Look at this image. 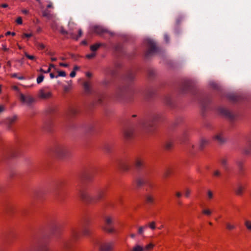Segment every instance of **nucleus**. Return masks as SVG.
Wrapping results in <instances>:
<instances>
[{"label":"nucleus","instance_id":"nucleus-56","mask_svg":"<svg viewBox=\"0 0 251 251\" xmlns=\"http://www.w3.org/2000/svg\"><path fill=\"white\" fill-rule=\"evenodd\" d=\"M164 40L165 41V42L168 43L169 42V40H170V38H169V37L168 36V35L166 33H165L164 35Z\"/></svg>","mask_w":251,"mask_h":251},{"label":"nucleus","instance_id":"nucleus-9","mask_svg":"<svg viewBox=\"0 0 251 251\" xmlns=\"http://www.w3.org/2000/svg\"><path fill=\"white\" fill-rule=\"evenodd\" d=\"M65 182L63 180L57 181L54 186V194L56 199L62 200L63 199V186Z\"/></svg>","mask_w":251,"mask_h":251},{"label":"nucleus","instance_id":"nucleus-49","mask_svg":"<svg viewBox=\"0 0 251 251\" xmlns=\"http://www.w3.org/2000/svg\"><path fill=\"white\" fill-rule=\"evenodd\" d=\"M154 93L152 90H149L146 94V96L148 98H151L153 95Z\"/></svg>","mask_w":251,"mask_h":251},{"label":"nucleus","instance_id":"nucleus-23","mask_svg":"<svg viewBox=\"0 0 251 251\" xmlns=\"http://www.w3.org/2000/svg\"><path fill=\"white\" fill-rule=\"evenodd\" d=\"M32 251H48V249L45 243H40Z\"/></svg>","mask_w":251,"mask_h":251},{"label":"nucleus","instance_id":"nucleus-35","mask_svg":"<svg viewBox=\"0 0 251 251\" xmlns=\"http://www.w3.org/2000/svg\"><path fill=\"white\" fill-rule=\"evenodd\" d=\"M164 102L169 106H172V100L170 96H166L164 98Z\"/></svg>","mask_w":251,"mask_h":251},{"label":"nucleus","instance_id":"nucleus-31","mask_svg":"<svg viewBox=\"0 0 251 251\" xmlns=\"http://www.w3.org/2000/svg\"><path fill=\"white\" fill-rule=\"evenodd\" d=\"M209 143L208 140L205 139H202L201 141L200 144V149L202 150H203L204 147L208 145Z\"/></svg>","mask_w":251,"mask_h":251},{"label":"nucleus","instance_id":"nucleus-53","mask_svg":"<svg viewBox=\"0 0 251 251\" xmlns=\"http://www.w3.org/2000/svg\"><path fill=\"white\" fill-rule=\"evenodd\" d=\"M66 75V74L64 71H59L58 75L57 76L65 77Z\"/></svg>","mask_w":251,"mask_h":251},{"label":"nucleus","instance_id":"nucleus-33","mask_svg":"<svg viewBox=\"0 0 251 251\" xmlns=\"http://www.w3.org/2000/svg\"><path fill=\"white\" fill-rule=\"evenodd\" d=\"M226 97L229 100L232 101H236L238 100V97L234 94H228Z\"/></svg>","mask_w":251,"mask_h":251},{"label":"nucleus","instance_id":"nucleus-13","mask_svg":"<svg viewBox=\"0 0 251 251\" xmlns=\"http://www.w3.org/2000/svg\"><path fill=\"white\" fill-rule=\"evenodd\" d=\"M218 111L221 115L225 117L226 118L229 120L232 121L234 119V114L225 107H219L218 109Z\"/></svg>","mask_w":251,"mask_h":251},{"label":"nucleus","instance_id":"nucleus-2","mask_svg":"<svg viewBox=\"0 0 251 251\" xmlns=\"http://www.w3.org/2000/svg\"><path fill=\"white\" fill-rule=\"evenodd\" d=\"M105 191L104 189H99L97 190L94 196H92L86 190H79L78 195L83 201L89 203H94L101 200L104 197Z\"/></svg>","mask_w":251,"mask_h":251},{"label":"nucleus","instance_id":"nucleus-50","mask_svg":"<svg viewBox=\"0 0 251 251\" xmlns=\"http://www.w3.org/2000/svg\"><path fill=\"white\" fill-rule=\"evenodd\" d=\"M171 173V170H170V169H166L165 170V171L164 172V175H163V176L165 177H168L170 174Z\"/></svg>","mask_w":251,"mask_h":251},{"label":"nucleus","instance_id":"nucleus-19","mask_svg":"<svg viewBox=\"0 0 251 251\" xmlns=\"http://www.w3.org/2000/svg\"><path fill=\"white\" fill-rule=\"evenodd\" d=\"M100 251H110L112 249V243H105L99 244Z\"/></svg>","mask_w":251,"mask_h":251},{"label":"nucleus","instance_id":"nucleus-52","mask_svg":"<svg viewBox=\"0 0 251 251\" xmlns=\"http://www.w3.org/2000/svg\"><path fill=\"white\" fill-rule=\"evenodd\" d=\"M202 213L203 214L208 216L211 214V212L209 209H203L202 210Z\"/></svg>","mask_w":251,"mask_h":251},{"label":"nucleus","instance_id":"nucleus-5","mask_svg":"<svg viewBox=\"0 0 251 251\" xmlns=\"http://www.w3.org/2000/svg\"><path fill=\"white\" fill-rule=\"evenodd\" d=\"M145 43L146 44L147 49L146 51L145 56L147 59L150 58L153 55L157 53L159 49L156 45V43L150 38L146 39L145 40Z\"/></svg>","mask_w":251,"mask_h":251},{"label":"nucleus","instance_id":"nucleus-7","mask_svg":"<svg viewBox=\"0 0 251 251\" xmlns=\"http://www.w3.org/2000/svg\"><path fill=\"white\" fill-rule=\"evenodd\" d=\"M128 89L127 85L122 84L119 85L115 90L113 97L118 100H121L124 99Z\"/></svg>","mask_w":251,"mask_h":251},{"label":"nucleus","instance_id":"nucleus-37","mask_svg":"<svg viewBox=\"0 0 251 251\" xmlns=\"http://www.w3.org/2000/svg\"><path fill=\"white\" fill-rule=\"evenodd\" d=\"M54 67H55L54 65H53L52 64H50V65L49 68L47 70H46V71H44V70L43 69L41 68L40 69V72L44 73H45V74H47V73H50V72L51 68H54Z\"/></svg>","mask_w":251,"mask_h":251},{"label":"nucleus","instance_id":"nucleus-8","mask_svg":"<svg viewBox=\"0 0 251 251\" xmlns=\"http://www.w3.org/2000/svg\"><path fill=\"white\" fill-rule=\"evenodd\" d=\"M54 155L59 157H64L69 152V149L63 145H57L54 147L52 151Z\"/></svg>","mask_w":251,"mask_h":251},{"label":"nucleus","instance_id":"nucleus-62","mask_svg":"<svg viewBox=\"0 0 251 251\" xmlns=\"http://www.w3.org/2000/svg\"><path fill=\"white\" fill-rule=\"evenodd\" d=\"M189 85H188V84H186V85H185V86H184V88H183V90H182L183 92H184H184H186V91L188 90V89H189Z\"/></svg>","mask_w":251,"mask_h":251},{"label":"nucleus","instance_id":"nucleus-59","mask_svg":"<svg viewBox=\"0 0 251 251\" xmlns=\"http://www.w3.org/2000/svg\"><path fill=\"white\" fill-rule=\"evenodd\" d=\"M37 45L38 47L41 50H43L45 48V45L41 43H37Z\"/></svg>","mask_w":251,"mask_h":251},{"label":"nucleus","instance_id":"nucleus-61","mask_svg":"<svg viewBox=\"0 0 251 251\" xmlns=\"http://www.w3.org/2000/svg\"><path fill=\"white\" fill-rule=\"evenodd\" d=\"M5 110V107L2 105H0V114L4 112Z\"/></svg>","mask_w":251,"mask_h":251},{"label":"nucleus","instance_id":"nucleus-27","mask_svg":"<svg viewBox=\"0 0 251 251\" xmlns=\"http://www.w3.org/2000/svg\"><path fill=\"white\" fill-rule=\"evenodd\" d=\"M210 100L209 98L207 97H204L200 100V102L202 106L203 109H205L207 105L209 103Z\"/></svg>","mask_w":251,"mask_h":251},{"label":"nucleus","instance_id":"nucleus-29","mask_svg":"<svg viewBox=\"0 0 251 251\" xmlns=\"http://www.w3.org/2000/svg\"><path fill=\"white\" fill-rule=\"evenodd\" d=\"M39 96L41 98L46 99L50 97L51 93L50 92L45 93L43 90H41L40 91Z\"/></svg>","mask_w":251,"mask_h":251},{"label":"nucleus","instance_id":"nucleus-10","mask_svg":"<svg viewBox=\"0 0 251 251\" xmlns=\"http://www.w3.org/2000/svg\"><path fill=\"white\" fill-rule=\"evenodd\" d=\"M150 180V172L148 170H144L137 178L136 182L137 186L141 187L143 185L149 183Z\"/></svg>","mask_w":251,"mask_h":251},{"label":"nucleus","instance_id":"nucleus-32","mask_svg":"<svg viewBox=\"0 0 251 251\" xmlns=\"http://www.w3.org/2000/svg\"><path fill=\"white\" fill-rule=\"evenodd\" d=\"M82 31L81 29H79L78 30V35H76L75 34H74L73 32L70 33L71 37L75 40H77L82 35Z\"/></svg>","mask_w":251,"mask_h":251},{"label":"nucleus","instance_id":"nucleus-21","mask_svg":"<svg viewBox=\"0 0 251 251\" xmlns=\"http://www.w3.org/2000/svg\"><path fill=\"white\" fill-rule=\"evenodd\" d=\"M134 72L132 70H129L126 73L125 79L126 81L131 82L134 80Z\"/></svg>","mask_w":251,"mask_h":251},{"label":"nucleus","instance_id":"nucleus-60","mask_svg":"<svg viewBox=\"0 0 251 251\" xmlns=\"http://www.w3.org/2000/svg\"><path fill=\"white\" fill-rule=\"evenodd\" d=\"M16 22L18 24L21 25L22 24V19L21 17H19L17 18L16 20Z\"/></svg>","mask_w":251,"mask_h":251},{"label":"nucleus","instance_id":"nucleus-43","mask_svg":"<svg viewBox=\"0 0 251 251\" xmlns=\"http://www.w3.org/2000/svg\"><path fill=\"white\" fill-rule=\"evenodd\" d=\"M144 251V249L143 248V247H142L141 246H140L139 245H136L133 248L132 251Z\"/></svg>","mask_w":251,"mask_h":251},{"label":"nucleus","instance_id":"nucleus-4","mask_svg":"<svg viewBox=\"0 0 251 251\" xmlns=\"http://www.w3.org/2000/svg\"><path fill=\"white\" fill-rule=\"evenodd\" d=\"M80 233L77 229L72 231L71 238L68 240L63 241L60 244L61 250L63 251H68L72 246L73 242L79 238Z\"/></svg>","mask_w":251,"mask_h":251},{"label":"nucleus","instance_id":"nucleus-48","mask_svg":"<svg viewBox=\"0 0 251 251\" xmlns=\"http://www.w3.org/2000/svg\"><path fill=\"white\" fill-rule=\"evenodd\" d=\"M172 146H173V143H172V142H171L170 141L167 142L165 145V148L167 150H170V149H171Z\"/></svg>","mask_w":251,"mask_h":251},{"label":"nucleus","instance_id":"nucleus-11","mask_svg":"<svg viewBox=\"0 0 251 251\" xmlns=\"http://www.w3.org/2000/svg\"><path fill=\"white\" fill-rule=\"evenodd\" d=\"M214 139L220 145H223L227 142V138L226 133L223 131L219 132L215 134Z\"/></svg>","mask_w":251,"mask_h":251},{"label":"nucleus","instance_id":"nucleus-20","mask_svg":"<svg viewBox=\"0 0 251 251\" xmlns=\"http://www.w3.org/2000/svg\"><path fill=\"white\" fill-rule=\"evenodd\" d=\"M220 162L224 170L228 172L229 170L228 159L224 157L221 158L220 160Z\"/></svg>","mask_w":251,"mask_h":251},{"label":"nucleus","instance_id":"nucleus-55","mask_svg":"<svg viewBox=\"0 0 251 251\" xmlns=\"http://www.w3.org/2000/svg\"><path fill=\"white\" fill-rule=\"evenodd\" d=\"M154 245L152 244H149L145 247V250H149L153 247Z\"/></svg>","mask_w":251,"mask_h":251},{"label":"nucleus","instance_id":"nucleus-1","mask_svg":"<svg viewBox=\"0 0 251 251\" xmlns=\"http://www.w3.org/2000/svg\"><path fill=\"white\" fill-rule=\"evenodd\" d=\"M161 120V114L159 113H152L147 121L138 120L136 122L131 119L129 120L127 127L125 129L124 135L127 139H131L134 134L135 129H141L146 132H151L157 122Z\"/></svg>","mask_w":251,"mask_h":251},{"label":"nucleus","instance_id":"nucleus-17","mask_svg":"<svg viewBox=\"0 0 251 251\" xmlns=\"http://www.w3.org/2000/svg\"><path fill=\"white\" fill-rule=\"evenodd\" d=\"M94 102L96 104H102L104 98V94L99 92H96L94 94Z\"/></svg>","mask_w":251,"mask_h":251},{"label":"nucleus","instance_id":"nucleus-6","mask_svg":"<svg viewBox=\"0 0 251 251\" xmlns=\"http://www.w3.org/2000/svg\"><path fill=\"white\" fill-rule=\"evenodd\" d=\"M102 229L109 233H115L116 230L114 227V218L109 215H105L103 217Z\"/></svg>","mask_w":251,"mask_h":251},{"label":"nucleus","instance_id":"nucleus-25","mask_svg":"<svg viewBox=\"0 0 251 251\" xmlns=\"http://www.w3.org/2000/svg\"><path fill=\"white\" fill-rule=\"evenodd\" d=\"M188 133L187 131L184 130L181 135L179 136L178 139L181 142H184L187 140Z\"/></svg>","mask_w":251,"mask_h":251},{"label":"nucleus","instance_id":"nucleus-26","mask_svg":"<svg viewBox=\"0 0 251 251\" xmlns=\"http://www.w3.org/2000/svg\"><path fill=\"white\" fill-rule=\"evenodd\" d=\"M112 149V145L108 143L104 144L102 147V150L107 153L111 152Z\"/></svg>","mask_w":251,"mask_h":251},{"label":"nucleus","instance_id":"nucleus-41","mask_svg":"<svg viewBox=\"0 0 251 251\" xmlns=\"http://www.w3.org/2000/svg\"><path fill=\"white\" fill-rule=\"evenodd\" d=\"M245 225L248 230L251 231V222L248 220H246Z\"/></svg>","mask_w":251,"mask_h":251},{"label":"nucleus","instance_id":"nucleus-18","mask_svg":"<svg viewBox=\"0 0 251 251\" xmlns=\"http://www.w3.org/2000/svg\"><path fill=\"white\" fill-rule=\"evenodd\" d=\"M243 153L245 155H250L251 154V139L248 138L246 139V146L243 149Z\"/></svg>","mask_w":251,"mask_h":251},{"label":"nucleus","instance_id":"nucleus-46","mask_svg":"<svg viewBox=\"0 0 251 251\" xmlns=\"http://www.w3.org/2000/svg\"><path fill=\"white\" fill-rule=\"evenodd\" d=\"M110 83V81L108 79H104L101 82L102 85L105 87H107Z\"/></svg>","mask_w":251,"mask_h":251},{"label":"nucleus","instance_id":"nucleus-36","mask_svg":"<svg viewBox=\"0 0 251 251\" xmlns=\"http://www.w3.org/2000/svg\"><path fill=\"white\" fill-rule=\"evenodd\" d=\"M102 45V44H96L95 45H92L90 47V49L92 51H96L100 46Z\"/></svg>","mask_w":251,"mask_h":251},{"label":"nucleus","instance_id":"nucleus-16","mask_svg":"<svg viewBox=\"0 0 251 251\" xmlns=\"http://www.w3.org/2000/svg\"><path fill=\"white\" fill-rule=\"evenodd\" d=\"M236 164L238 168V175L239 176H242L244 175L245 171V168L244 166V161L241 159H237L236 162Z\"/></svg>","mask_w":251,"mask_h":251},{"label":"nucleus","instance_id":"nucleus-14","mask_svg":"<svg viewBox=\"0 0 251 251\" xmlns=\"http://www.w3.org/2000/svg\"><path fill=\"white\" fill-rule=\"evenodd\" d=\"M20 100L27 104L28 106H30L34 101V99L29 95H24L23 94H20Z\"/></svg>","mask_w":251,"mask_h":251},{"label":"nucleus","instance_id":"nucleus-12","mask_svg":"<svg viewBox=\"0 0 251 251\" xmlns=\"http://www.w3.org/2000/svg\"><path fill=\"white\" fill-rule=\"evenodd\" d=\"M93 31L100 36H102L105 33H107L111 36L114 35V33L100 25L94 26L93 27Z\"/></svg>","mask_w":251,"mask_h":251},{"label":"nucleus","instance_id":"nucleus-22","mask_svg":"<svg viewBox=\"0 0 251 251\" xmlns=\"http://www.w3.org/2000/svg\"><path fill=\"white\" fill-rule=\"evenodd\" d=\"M91 231L90 226L87 224H85L82 226L81 228V232L84 235H89Z\"/></svg>","mask_w":251,"mask_h":251},{"label":"nucleus","instance_id":"nucleus-54","mask_svg":"<svg viewBox=\"0 0 251 251\" xmlns=\"http://www.w3.org/2000/svg\"><path fill=\"white\" fill-rule=\"evenodd\" d=\"M25 56L28 58L29 59H30V60H34V58H35V56H33V55H29L28 54V53H25Z\"/></svg>","mask_w":251,"mask_h":251},{"label":"nucleus","instance_id":"nucleus-28","mask_svg":"<svg viewBox=\"0 0 251 251\" xmlns=\"http://www.w3.org/2000/svg\"><path fill=\"white\" fill-rule=\"evenodd\" d=\"M156 75V71L152 68H149L148 70V76L150 79L153 78Z\"/></svg>","mask_w":251,"mask_h":251},{"label":"nucleus","instance_id":"nucleus-47","mask_svg":"<svg viewBox=\"0 0 251 251\" xmlns=\"http://www.w3.org/2000/svg\"><path fill=\"white\" fill-rule=\"evenodd\" d=\"M184 16L183 15L179 16L176 20V23L177 25H179L180 22L184 19Z\"/></svg>","mask_w":251,"mask_h":251},{"label":"nucleus","instance_id":"nucleus-38","mask_svg":"<svg viewBox=\"0 0 251 251\" xmlns=\"http://www.w3.org/2000/svg\"><path fill=\"white\" fill-rule=\"evenodd\" d=\"M147 227V226H140L138 228V233L139 234L142 235L144 230Z\"/></svg>","mask_w":251,"mask_h":251},{"label":"nucleus","instance_id":"nucleus-57","mask_svg":"<svg viewBox=\"0 0 251 251\" xmlns=\"http://www.w3.org/2000/svg\"><path fill=\"white\" fill-rule=\"evenodd\" d=\"M207 197L209 199H211L213 198V194L210 190L207 191Z\"/></svg>","mask_w":251,"mask_h":251},{"label":"nucleus","instance_id":"nucleus-44","mask_svg":"<svg viewBox=\"0 0 251 251\" xmlns=\"http://www.w3.org/2000/svg\"><path fill=\"white\" fill-rule=\"evenodd\" d=\"M42 15H43V16H44L45 17L49 18V17L50 16V11H48V10H44L42 12Z\"/></svg>","mask_w":251,"mask_h":251},{"label":"nucleus","instance_id":"nucleus-42","mask_svg":"<svg viewBox=\"0 0 251 251\" xmlns=\"http://www.w3.org/2000/svg\"><path fill=\"white\" fill-rule=\"evenodd\" d=\"M226 227L228 230H232L235 228V226L234 225H231L229 223H226Z\"/></svg>","mask_w":251,"mask_h":251},{"label":"nucleus","instance_id":"nucleus-34","mask_svg":"<svg viewBox=\"0 0 251 251\" xmlns=\"http://www.w3.org/2000/svg\"><path fill=\"white\" fill-rule=\"evenodd\" d=\"M210 86L214 89L220 90V86L214 81H211L209 82Z\"/></svg>","mask_w":251,"mask_h":251},{"label":"nucleus","instance_id":"nucleus-24","mask_svg":"<svg viewBox=\"0 0 251 251\" xmlns=\"http://www.w3.org/2000/svg\"><path fill=\"white\" fill-rule=\"evenodd\" d=\"M83 87L85 92L89 95L92 94L93 91L92 90L90 83L88 82H85L83 83Z\"/></svg>","mask_w":251,"mask_h":251},{"label":"nucleus","instance_id":"nucleus-39","mask_svg":"<svg viewBox=\"0 0 251 251\" xmlns=\"http://www.w3.org/2000/svg\"><path fill=\"white\" fill-rule=\"evenodd\" d=\"M222 173L219 170H215L213 172V176L215 177H219L221 176Z\"/></svg>","mask_w":251,"mask_h":251},{"label":"nucleus","instance_id":"nucleus-15","mask_svg":"<svg viewBox=\"0 0 251 251\" xmlns=\"http://www.w3.org/2000/svg\"><path fill=\"white\" fill-rule=\"evenodd\" d=\"M17 119V116L16 115H14L11 117L7 118L3 121V123L7 126L8 129H11L12 125L15 123Z\"/></svg>","mask_w":251,"mask_h":251},{"label":"nucleus","instance_id":"nucleus-63","mask_svg":"<svg viewBox=\"0 0 251 251\" xmlns=\"http://www.w3.org/2000/svg\"><path fill=\"white\" fill-rule=\"evenodd\" d=\"M70 113L72 115H75L77 113V110L75 108H72L70 111Z\"/></svg>","mask_w":251,"mask_h":251},{"label":"nucleus","instance_id":"nucleus-64","mask_svg":"<svg viewBox=\"0 0 251 251\" xmlns=\"http://www.w3.org/2000/svg\"><path fill=\"white\" fill-rule=\"evenodd\" d=\"M190 194V191L189 190H186L185 192V196L186 197H189Z\"/></svg>","mask_w":251,"mask_h":251},{"label":"nucleus","instance_id":"nucleus-45","mask_svg":"<svg viewBox=\"0 0 251 251\" xmlns=\"http://www.w3.org/2000/svg\"><path fill=\"white\" fill-rule=\"evenodd\" d=\"M44 79V76L43 75H40L37 78V83L38 84L41 83Z\"/></svg>","mask_w":251,"mask_h":251},{"label":"nucleus","instance_id":"nucleus-40","mask_svg":"<svg viewBox=\"0 0 251 251\" xmlns=\"http://www.w3.org/2000/svg\"><path fill=\"white\" fill-rule=\"evenodd\" d=\"M145 198L146 201L148 203H152L153 201V198L149 195H146Z\"/></svg>","mask_w":251,"mask_h":251},{"label":"nucleus","instance_id":"nucleus-30","mask_svg":"<svg viewBox=\"0 0 251 251\" xmlns=\"http://www.w3.org/2000/svg\"><path fill=\"white\" fill-rule=\"evenodd\" d=\"M244 189V188L242 186L238 185L237 187L234 189V191L236 195L241 196L243 194Z\"/></svg>","mask_w":251,"mask_h":251},{"label":"nucleus","instance_id":"nucleus-58","mask_svg":"<svg viewBox=\"0 0 251 251\" xmlns=\"http://www.w3.org/2000/svg\"><path fill=\"white\" fill-rule=\"evenodd\" d=\"M96 55V54L95 53H92L90 54H88L86 55V57L88 59H91L93 57H94Z\"/></svg>","mask_w":251,"mask_h":251},{"label":"nucleus","instance_id":"nucleus-3","mask_svg":"<svg viewBox=\"0 0 251 251\" xmlns=\"http://www.w3.org/2000/svg\"><path fill=\"white\" fill-rule=\"evenodd\" d=\"M145 159L144 157L141 156L136 157L132 162H130L129 161H124L120 163V167L124 171H128L132 166V164H134L135 168L138 169H141L144 166Z\"/></svg>","mask_w":251,"mask_h":251},{"label":"nucleus","instance_id":"nucleus-51","mask_svg":"<svg viewBox=\"0 0 251 251\" xmlns=\"http://www.w3.org/2000/svg\"><path fill=\"white\" fill-rule=\"evenodd\" d=\"M148 226L151 229H154L155 228V223L154 222H152L149 224Z\"/></svg>","mask_w":251,"mask_h":251}]
</instances>
